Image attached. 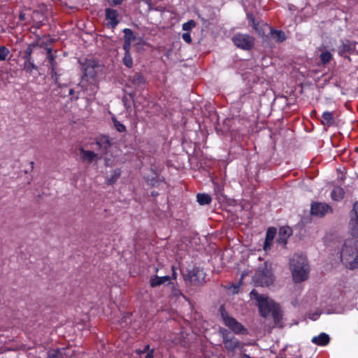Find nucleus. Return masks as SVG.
I'll return each mask as SVG.
<instances>
[{"instance_id":"nucleus-9","label":"nucleus","mask_w":358,"mask_h":358,"mask_svg":"<svg viewBox=\"0 0 358 358\" xmlns=\"http://www.w3.org/2000/svg\"><path fill=\"white\" fill-rule=\"evenodd\" d=\"M331 208L325 203L313 202L310 208V214L318 217H323L328 213H331Z\"/></svg>"},{"instance_id":"nucleus-32","label":"nucleus","mask_w":358,"mask_h":358,"mask_svg":"<svg viewBox=\"0 0 358 358\" xmlns=\"http://www.w3.org/2000/svg\"><path fill=\"white\" fill-rule=\"evenodd\" d=\"M120 176V171L119 170H115L113 176L108 180L109 185L113 184Z\"/></svg>"},{"instance_id":"nucleus-35","label":"nucleus","mask_w":358,"mask_h":358,"mask_svg":"<svg viewBox=\"0 0 358 358\" xmlns=\"http://www.w3.org/2000/svg\"><path fill=\"white\" fill-rule=\"evenodd\" d=\"M182 39L187 43H190L192 42V38H191L189 33H188V32L184 33L182 34Z\"/></svg>"},{"instance_id":"nucleus-14","label":"nucleus","mask_w":358,"mask_h":358,"mask_svg":"<svg viewBox=\"0 0 358 358\" xmlns=\"http://www.w3.org/2000/svg\"><path fill=\"white\" fill-rule=\"evenodd\" d=\"M223 343L225 348L230 351L239 347V341L234 338H229L227 334H223Z\"/></svg>"},{"instance_id":"nucleus-12","label":"nucleus","mask_w":358,"mask_h":358,"mask_svg":"<svg viewBox=\"0 0 358 358\" xmlns=\"http://www.w3.org/2000/svg\"><path fill=\"white\" fill-rule=\"evenodd\" d=\"M118 12L116 10L111 8L106 9V18L108 21V25L114 28L117 25L119 21L117 20Z\"/></svg>"},{"instance_id":"nucleus-36","label":"nucleus","mask_w":358,"mask_h":358,"mask_svg":"<svg viewBox=\"0 0 358 358\" xmlns=\"http://www.w3.org/2000/svg\"><path fill=\"white\" fill-rule=\"evenodd\" d=\"M131 43V41H124L123 49L125 51V53L129 52Z\"/></svg>"},{"instance_id":"nucleus-21","label":"nucleus","mask_w":358,"mask_h":358,"mask_svg":"<svg viewBox=\"0 0 358 358\" xmlns=\"http://www.w3.org/2000/svg\"><path fill=\"white\" fill-rule=\"evenodd\" d=\"M344 191L340 187H336L331 192V197L335 201H340L344 197Z\"/></svg>"},{"instance_id":"nucleus-31","label":"nucleus","mask_w":358,"mask_h":358,"mask_svg":"<svg viewBox=\"0 0 358 358\" xmlns=\"http://www.w3.org/2000/svg\"><path fill=\"white\" fill-rule=\"evenodd\" d=\"M113 122L114 124V127L117 131H118L119 132H123L125 131L126 128L124 125L118 122L115 118H113Z\"/></svg>"},{"instance_id":"nucleus-38","label":"nucleus","mask_w":358,"mask_h":358,"mask_svg":"<svg viewBox=\"0 0 358 358\" xmlns=\"http://www.w3.org/2000/svg\"><path fill=\"white\" fill-rule=\"evenodd\" d=\"M92 70V68L87 67L85 70L86 75L90 74L91 76H94V75L91 73Z\"/></svg>"},{"instance_id":"nucleus-3","label":"nucleus","mask_w":358,"mask_h":358,"mask_svg":"<svg viewBox=\"0 0 358 358\" xmlns=\"http://www.w3.org/2000/svg\"><path fill=\"white\" fill-rule=\"evenodd\" d=\"M358 241L355 239H348L345 241L341 251V261L350 269L356 268V263L358 257Z\"/></svg>"},{"instance_id":"nucleus-40","label":"nucleus","mask_w":358,"mask_h":358,"mask_svg":"<svg viewBox=\"0 0 358 358\" xmlns=\"http://www.w3.org/2000/svg\"><path fill=\"white\" fill-rule=\"evenodd\" d=\"M19 17L21 20H25V14L23 13H20Z\"/></svg>"},{"instance_id":"nucleus-7","label":"nucleus","mask_w":358,"mask_h":358,"mask_svg":"<svg viewBox=\"0 0 358 358\" xmlns=\"http://www.w3.org/2000/svg\"><path fill=\"white\" fill-rule=\"evenodd\" d=\"M224 324L229 327L235 334H246L247 329L235 318L231 317L224 313H222Z\"/></svg>"},{"instance_id":"nucleus-41","label":"nucleus","mask_w":358,"mask_h":358,"mask_svg":"<svg viewBox=\"0 0 358 358\" xmlns=\"http://www.w3.org/2000/svg\"><path fill=\"white\" fill-rule=\"evenodd\" d=\"M129 96H130L131 98H134V95H135V93H134V92H131V93H129Z\"/></svg>"},{"instance_id":"nucleus-5","label":"nucleus","mask_w":358,"mask_h":358,"mask_svg":"<svg viewBox=\"0 0 358 358\" xmlns=\"http://www.w3.org/2000/svg\"><path fill=\"white\" fill-rule=\"evenodd\" d=\"M232 41L238 48L247 50L252 49L255 45L254 38L247 34H236L233 36Z\"/></svg>"},{"instance_id":"nucleus-15","label":"nucleus","mask_w":358,"mask_h":358,"mask_svg":"<svg viewBox=\"0 0 358 358\" xmlns=\"http://www.w3.org/2000/svg\"><path fill=\"white\" fill-rule=\"evenodd\" d=\"M96 144L99 146V149L106 154L111 146L110 139L106 136H101L96 142Z\"/></svg>"},{"instance_id":"nucleus-2","label":"nucleus","mask_w":358,"mask_h":358,"mask_svg":"<svg viewBox=\"0 0 358 358\" xmlns=\"http://www.w3.org/2000/svg\"><path fill=\"white\" fill-rule=\"evenodd\" d=\"M289 264L292 278L295 282H301L308 278L309 266L306 256L294 254Z\"/></svg>"},{"instance_id":"nucleus-29","label":"nucleus","mask_w":358,"mask_h":358,"mask_svg":"<svg viewBox=\"0 0 358 358\" xmlns=\"http://www.w3.org/2000/svg\"><path fill=\"white\" fill-rule=\"evenodd\" d=\"M196 24V22L193 20H191L188 21L187 22H185L183 24L182 29L185 31H189L192 28L195 27Z\"/></svg>"},{"instance_id":"nucleus-20","label":"nucleus","mask_w":358,"mask_h":358,"mask_svg":"<svg viewBox=\"0 0 358 358\" xmlns=\"http://www.w3.org/2000/svg\"><path fill=\"white\" fill-rule=\"evenodd\" d=\"M80 152L81 154V158L83 161L87 162L90 163L92 160L96 157V154H95L92 151L85 150L83 148H80Z\"/></svg>"},{"instance_id":"nucleus-28","label":"nucleus","mask_w":358,"mask_h":358,"mask_svg":"<svg viewBox=\"0 0 358 358\" xmlns=\"http://www.w3.org/2000/svg\"><path fill=\"white\" fill-rule=\"evenodd\" d=\"M149 348H150V346L148 345H147L145 347V349L143 350H138L136 352H137V353L138 355L144 354L146 352H148L146 355H145V358H153L154 357H153V350H152L151 351H148L149 350Z\"/></svg>"},{"instance_id":"nucleus-27","label":"nucleus","mask_w":358,"mask_h":358,"mask_svg":"<svg viewBox=\"0 0 358 358\" xmlns=\"http://www.w3.org/2000/svg\"><path fill=\"white\" fill-rule=\"evenodd\" d=\"M35 69H36V66L33 63L32 60H29V61L24 62V69L26 71L31 73L32 71V70Z\"/></svg>"},{"instance_id":"nucleus-24","label":"nucleus","mask_w":358,"mask_h":358,"mask_svg":"<svg viewBox=\"0 0 358 358\" xmlns=\"http://www.w3.org/2000/svg\"><path fill=\"white\" fill-rule=\"evenodd\" d=\"M271 34L274 38H277V40L279 41L282 42L285 39V34L282 31L271 29Z\"/></svg>"},{"instance_id":"nucleus-18","label":"nucleus","mask_w":358,"mask_h":358,"mask_svg":"<svg viewBox=\"0 0 358 358\" xmlns=\"http://www.w3.org/2000/svg\"><path fill=\"white\" fill-rule=\"evenodd\" d=\"M170 280V277L168 275L163 276V277H159L157 275H155V277H152L150 280V285L152 287L159 286L162 284H164L166 282H169Z\"/></svg>"},{"instance_id":"nucleus-8","label":"nucleus","mask_w":358,"mask_h":358,"mask_svg":"<svg viewBox=\"0 0 358 358\" xmlns=\"http://www.w3.org/2000/svg\"><path fill=\"white\" fill-rule=\"evenodd\" d=\"M349 229L352 236L358 238V201L355 203L350 213Z\"/></svg>"},{"instance_id":"nucleus-45","label":"nucleus","mask_w":358,"mask_h":358,"mask_svg":"<svg viewBox=\"0 0 358 358\" xmlns=\"http://www.w3.org/2000/svg\"><path fill=\"white\" fill-rule=\"evenodd\" d=\"M122 101H127V99L123 98V99H122Z\"/></svg>"},{"instance_id":"nucleus-6","label":"nucleus","mask_w":358,"mask_h":358,"mask_svg":"<svg viewBox=\"0 0 358 358\" xmlns=\"http://www.w3.org/2000/svg\"><path fill=\"white\" fill-rule=\"evenodd\" d=\"M205 275L203 269L194 268L185 276V281H189L194 286H201L205 283Z\"/></svg>"},{"instance_id":"nucleus-16","label":"nucleus","mask_w":358,"mask_h":358,"mask_svg":"<svg viewBox=\"0 0 358 358\" xmlns=\"http://www.w3.org/2000/svg\"><path fill=\"white\" fill-rule=\"evenodd\" d=\"M276 234V229L275 227H269L266 231V236L264 245V250L271 249L272 241Z\"/></svg>"},{"instance_id":"nucleus-33","label":"nucleus","mask_w":358,"mask_h":358,"mask_svg":"<svg viewBox=\"0 0 358 358\" xmlns=\"http://www.w3.org/2000/svg\"><path fill=\"white\" fill-rule=\"evenodd\" d=\"M9 53V50L5 46L0 47V61L5 60L7 55Z\"/></svg>"},{"instance_id":"nucleus-10","label":"nucleus","mask_w":358,"mask_h":358,"mask_svg":"<svg viewBox=\"0 0 358 358\" xmlns=\"http://www.w3.org/2000/svg\"><path fill=\"white\" fill-rule=\"evenodd\" d=\"M249 19L252 23L253 29L257 31V33L260 36H264L266 34V31H269V32L271 33V30L272 29V28L268 26L266 24L256 22L252 15H249Z\"/></svg>"},{"instance_id":"nucleus-34","label":"nucleus","mask_w":358,"mask_h":358,"mask_svg":"<svg viewBox=\"0 0 358 358\" xmlns=\"http://www.w3.org/2000/svg\"><path fill=\"white\" fill-rule=\"evenodd\" d=\"M31 52H32V48L31 47H29L27 50L24 52V58L25 61L31 60Z\"/></svg>"},{"instance_id":"nucleus-22","label":"nucleus","mask_w":358,"mask_h":358,"mask_svg":"<svg viewBox=\"0 0 358 358\" xmlns=\"http://www.w3.org/2000/svg\"><path fill=\"white\" fill-rule=\"evenodd\" d=\"M196 199L200 205L209 204L212 201L211 196L208 194H198Z\"/></svg>"},{"instance_id":"nucleus-23","label":"nucleus","mask_w":358,"mask_h":358,"mask_svg":"<svg viewBox=\"0 0 358 358\" xmlns=\"http://www.w3.org/2000/svg\"><path fill=\"white\" fill-rule=\"evenodd\" d=\"M320 57L322 64L326 65L332 59V55L329 51H325L321 53Z\"/></svg>"},{"instance_id":"nucleus-44","label":"nucleus","mask_w":358,"mask_h":358,"mask_svg":"<svg viewBox=\"0 0 358 358\" xmlns=\"http://www.w3.org/2000/svg\"><path fill=\"white\" fill-rule=\"evenodd\" d=\"M122 101H127V99L123 98V99H122Z\"/></svg>"},{"instance_id":"nucleus-37","label":"nucleus","mask_w":358,"mask_h":358,"mask_svg":"<svg viewBox=\"0 0 358 358\" xmlns=\"http://www.w3.org/2000/svg\"><path fill=\"white\" fill-rule=\"evenodd\" d=\"M48 60H49V62L50 63L51 66H52V68L53 69L54 67V57L53 55L51 54V50L50 49H48Z\"/></svg>"},{"instance_id":"nucleus-26","label":"nucleus","mask_w":358,"mask_h":358,"mask_svg":"<svg viewBox=\"0 0 358 358\" xmlns=\"http://www.w3.org/2000/svg\"><path fill=\"white\" fill-rule=\"evenodd\" d=\"M124 64L128 68H131L133 66V60L129 52L125 53L123 58Z\"/></svg>"},{"instance_id":"nucleus-17","label":"nucleus","mask_w":358,"mask_h":358,"mask_svg":"<svg viewBox=\"0 0 358 358\" xmlns=\"http://www.w3.org/2000/svg\"><path fill=\"white\" fill-rule=\"evenodd\" d=\"M321 122L324 126L331 127L335 124L334 114L332 112H324L322 115Z\"/></svg>"},{"instance_id":"nucleus-30","label":"nucleus","mask_w":358,"mask_h":358,"mask_svg":"<svg viewBox=\"0 0 358 358\" xmlns=\"http://www.w3.org/2000/svg\"><path fill=\"white\" fill-rule=\"evenodd\" d=\"M49 358H63V355L60 350H54L48 352Z\"/></svg>"},{"instance_id":"nucleus-42","label":"nucleus","mask_w":358,"mask_h":358,"mask_svg":"<svg viewBox=\"0 0 358 358\" xmlns=\"http://www.w3.org/2000/svg\"><path fill=\"white\" fill-rule=\"evenodd\" d=\"M73 93V89H71V90H69V94H72Z\"/></svg>"},{"instance_id":"nucleus-1","label":"nucleus","mask_w":358,"mask_h":358,"mask_svg":"<svg viewBox=\"0 0 358 358\" xmlns=\"http://www.w3.org/2000/svg\"><path fill=\"white\" fill-rule=\"evenodd\" d=\"M250 297L257 301V306L261 316L268 317L271 316L273 319L274 325H280V322L282 317V311L280 306L275 303L271 299L264 294H260L256 289H252L250 292Z\"/></svg>"},{"instance_id":"nucleus-13","label":"nucleus","mask_w":358,"mask_h":358,"mask_svg":"<svg viewBox=\"0 0 358 358\" xmlns=\"http://www.w3.org/2000/svg\"><path fill=\"white\" fill-rule=\"evenodd\" d=\"M145 83V79L143 76L138 73H135L133 76H129L128 79L127 87H138Z\"/></svg>"},{"instance_id":"nucleus-19","label":"nucleus","mask_w":358,"mask_h":358,"mask_svg":"<svg viewBox=\"0 0 358 358\" xmlns=\"http://www.w3.org/2000/svg\"><path fill=\"white\" fill-rule=\"evenodd\" d=\"M329 336L327 334L322 333L318 336L313 337L312 342L318 345H325L329 343Z\"/></svg>"},{"instance_id":"nucleus-43","label":"nucleus","mask_w":358,"mask_h":358,"mask_svg":"<svg viewBox=\"0 0 358 358\" xmlns=\"http://www.w3.org/2000/svg\"><path fill=\"white\" fill-rule=\"evenodd\" d=\"M176 273L173 271V278H176Z\"/></svg>"},{"instance_id":"nucleus-4","label":"nucleus","mask_w":358,"mask_h":358,"mask_svg":"<svg viewBox=\"0 0 358 358\" xmlns=\"http://www.w3.org/2000/svg\"><path fill=\"white\" fill-rule=\"evenodd\" d=\"M253 281L257 286L268 287L271 285L274 281V276L271 264L266 262L260 266L253 276Z\"/></svg>"},{"instance_id":"nucleus-25","label":"nucleus","mask_w":358,"mask_h":358,"mask_svg":"<svg viewBox=\"0 0 358 358\" xmlns=\"http://www.w3.org/2000/svg\"><path fill=\"white\" fill-rule=\"evenodd\" d=\"M124 41H134L136 40V36L134 35V33L130 29H124Z\"/></svg>"},{"instance_id":"nucleus-11","label":"nucleus","mask_w":358,"mask_h":358,"mask_svg":"<svg viewBox=\"0 0 358 358\" xmlns=\"http://www.w3.org/2000/svg\"><path fill=\"white\" fill-rule=\"evenodd\" d=\"M292 234V229L291 227L284 226L280 227L278 233V238L277 241L280 244L285 245L288 238Z\"/></svg>"},{"instance_id":"nucleus-39","label":"nucleus","mask_w":358,"mask_h":358,"mask_svg":"<svg viewBox=\"0 0 358 358\" xmlns=\"http://www.w3.org/2000/svg\"><path fill=\"white\" fill-rule=\"evenodd\" d=\"M113 4L118 5L120 4L124 0H110Z\"/></svg>"}]
</instances>
